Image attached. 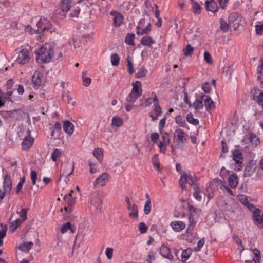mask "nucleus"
<instances>
[{
	"mask_svg": "<svg viewBox=\"0 0 263 263\" xmlns=\"http://www.w3.org/2000/svg\"><path fill=\"white\" fill-rule=\"evenodd\" d=\"M53 52V47L49 44H45L35 51L36 61L40 64L49 62L52 58Z\"/></svg>",
	"mask_w": 263,
	"mask_h": 263,
	"instance_id": "1",
	"label": "nucleus"
},
{
	"mask_svg": "<svg viewBox=\"0 0 263 263\" xmlns=\"http://www.w3.org/2000/svg\"><path fill=\"white\" fill-rule=\"evenodd\" d=\"M197 180H195V178L191 175L190 173L183 172L181 173V177L179 180V184L182 189H184L186 187L185 183H189L193 188L194 187V185L198 186L196 183Z\"/></svg>",
	"mask_w": 263,
	"mask_h": 263,
	"instance_id": "2",
	"label": "nucleus"
},
{
	"mask_svg": "<svg viewBox=\"0 0 263 263\" xmlns=\"http://www.w3.org/2000/svg\"><path fill=\"white\" fill-rule=\"evenodd\" d=\"M233 160L236 164L234 170L239 171L242 168L243 156L241 152L239 149H235L233 151Z\"/></svg>",
	"mask_w": 263,
	"mask_h": 263,
	"instance_id": "3",
	"label": "nucleus"
},
{
	"mask_svg": "<svg viewBox=\"0 0 263 263\" xmlns=\"http://www.w3.org/2000/svg\"><path fill=\"white\" fill-rule=\"evenodd\" d=\"M252 219L255 225L258 228L262 229L263 228V216L261 215V211L257 208L252 211Z\"/></svg>",
	"mask_w": 263,
	"mask_h": 263,
	"instance_id": "4",
	"label": "nucleus"
},
{
	"mask_svg": "<svg viewBox=\"0 0 263 263\" xmlns=\"http://www.w3.org/2000/svg\"><path fill=\"white\" fill-rule=\"evenodd\" d=\"M71 6V0H61L60 3V9H61L63 13L60 14V18L64 19L66 17L65 13L70 10Z\"/></svg>",
	"mask_w": 263,
	"mask_h": 263,
	"instance_id": "5",
	"label": "nucleus"
},
{
	"mask_svg": "<svg viewBox=\"0 0 263 263\" xmlns=\"http://www.w3.org/2000/svg\"><path fill=\"white\" fill-rule=\"evenodd\" d=\"M50 129L51 130L50 136L52 139H60L62 133V124L60 123L57 122Z\"/></svg>",
	"mask_w": 263,
	"mask_h": 263,
	"instance_id": "6",
	"label": "nucleus"
},
{
	"mask_svg": "<svg viewBox=\"0 0 263 263\" xmlns=\"http://www.w3.org/2000/svg\"><path fill=\"white\" fill-rule=\"evenodd\" d=\"M174 135L178 144H183L187 140V135L182 129H176L174 133Z\"/></svg>",
	"mask_w": 263,
	"mask_h": 263,
	"instance_id": "7",
	"label": "nucleus"
},
{
	"mask_svg": "<svg viewBox=\"0 0 263 263\" xmlns=\"http://www.w3.org/2000/svg\"><path fill=\"white\" fill-rule=\"evenodd\" d=\"M74 169V163L72 162L71 164L69 163H66L62 165L61 171V176H66L67 177L71 175Z\"/></svg>",
	"mask_w": 263,
	"mask_h": 263,
	"instance_id": "8",
	"label": "nucleus"
},
{
	"mask_svg": "<svg viewBox=\"0 0 263 263\" xmlns=\"http://www.w3.org/2000/svg\"><path fill=\"white\" fill-rule=\"evenodd\" d=\"M125 201L127 203V209L132 211V212L129 213V216L132 218H138V206L135 204L132 205L131 203L130 202L129 198L127 196L125 197Z\"/></svg>",
	"mask_w": 263,
	"mask_h": 263,
	"instance_id": "9",
	"label": "nucleus"
},
{
	"mask_svg": "<svg viewBox=\"0 0 263 263\" xmlns=\"http://www.w3.org/2000/svg\"><path fill=\"white\" fill-rule=\"evenodd\" d=\"M29 52L26 49H22L18 53L16 61L20 64L24 65L29 61Z\"/></svg>",
	"mask_w": 263,
	"mask_h": 263,
	"instance_id": "10",
	"label": "nucleus"
},
{
	"mask_svg": "<svg viewBox=\"0 0 263 263\" xmlns=\"http://www.w3.org/2000/svg\"><path fill=\"white\" fill-rule=\"evenodd\" d=\"M46 23H48V21L47 20L40 19L36 23L37 29L36 30H34L35 33L40 34L45 31L48 30L49 29V25H46Z\"/></svg>",
	"mask_w": 263,
	"mask_h": 263,
	"instance_id": "11",
	"label": "nucleus"
},
{
	"mask_svg": "<svg viewBox=\"0 0 263 263\" xmlns=\"http://www.w3.org/2000/svg\"><path fill=\"white\" fill-rule=\"evenodd\" d=\"M200 99L202 100L203 106L206 107V110L215 108L214 102L210 97L203 95L201 96Z\"/></svg>",
	"mask_w": 263,
	"mask_h": 263,
	"instance_id": "12",
	"label": "nucleus"
},
{
	"mask_svg": "<svg viewBox=\"0 0 263 263\" xmlns=\"http://www.w3.org/2000/svg\"><path fill=\"white\" fill-rule=\"evenodd\" d=\"M62 123L64 131L69 136H71L74 130V126L73 123L69 120H64Z\"/></svg>",
	"mask_w": 263,
	"mask_h": 263,
	"instance_id": "13",
	"label": "nucleus"
},
{
	"mask_svg": "<svg viewBox=\"0 0 263 263\" xmlns=\"http://www.w3.org/2000/svg\"><path fill=\"white\" fill-rule=\"evenodd\" d=\"M160 254L164 258L168 259L170 260L173 259V257L171 254L170 249L164 244H162L160 248Z\"/></svg>",
	"mask_w": 263,
	"mask_h": 263,
	"instance_id": "14",
	"label": "nucleus"
},
{
	"mask_svg": "<svg viewBox=\"0 0 263 263\" xmlns=\"http://www.w3.org/2000/svg\"><path fill=\"white\" fill-rule=\"evenodd\" d=\"M12 189L11 177L9 175H5L3 181V191L5 193H8Z\"/></svg>",
	"mask_w": 263,
	"mask_h": 263,
	"instance_id": "15",
	"label": "nucleus"
},
{
	"mask_svg": "<svg viewBox=\"0 0 263 263\" xmlns=\"http://www.w3.org/2000/svg\"><path fill=\"white\" fill-rule=\"evenodd\" d=\"M108 178V175L106 173H103L96 179L94 182V186L99 185L103 186L105 185L106 182Z\"/></svg>",
	"mask_w": 263,
	"mask_h": 263,
	"instance_id": "16",
	"label": "nucleus"
},
{
	"mask_svg": "<svg viewBox=\"0 0 263 263\" xmlns=\"http://www.w3.org/2000/svg\"><path fill=\"white\" fill-rule=\"evenodd\" d=\"M110 15H114V25L115 26H120L123 23V16L119 12L116 11H111Z\"/></svg>",
	"mask_w": 263,
	"mask_h": 263,
	"instance_id": "17",
	"label": "nucleus"
},
{
	"mask_svg": "<svg viewBox=\"0 0 263 263\" xmlns=\"http://www.w3.org/2000/svg\"><path fill=\"white\" fill-rule=\"evenodd\" d=\"M171 226L175 232H180L185 227V224L181 221H174L171 223Z\"/></svg>",
	"mask_w": 263,
	"mask_h": 263,
	"instance_id": "18",
	"label": "nucleus"
},
{
	"mask_svg": "<svg viewBox=\"0 0 263 263\" xmlns=\"http://www.w3.org/2000/svg\"><path fill=\"white\" fill-rule=\"evenodd\" d=\"M206 9L208 11L214 13L217 11L218 7L217 3L214 0L206 1L205 2Z\"/></svg>",
	"mask_w": 263,
	"mask_h": 263,
	"instance_id": "19",
	"label": "nucleus"
},
{
	"mask_svg": "<svg viewBox=\"0 0 263 263\" xmlns=\"http://www.w3.org/2000/svg\"><path fill=\"white\" fill-rule=\"evenodd\" d=\"M34 139L30 136H26L22 142V148L24 150L28 149L32 145Z\"/></svg>",
	"mask_w": 263,
	"mask_h": 263,
	"instance_id": "20",
	"label": "nucleus"
},
{
	"mask_svg": "<svg viewBox=\"0 0 263 263\" xmlns=\"http://www.w3.org/2000/svg\"><path fill=\"white\" fill-rule=\"evenodd\" d=\"M43 74L39 72H35L32 77V82L36 86H40L42 83Z\"/></svg>",
	"mask_w": 263,
	"mask_h": 263,
	"instance_id": "21",
	"label": "nucleus"
},
{
	"mask_svg": "<svg viewBox=\"0 0 263 263\" xmlns=\"http://www.w3.org/2000/svg\"><path fill=\"white\" fill-rule=\"evenodd\" d=\"M64 201L67 203V206L64 207L65 211L67 213H71L73 211V207L76 203L75 198L66 199V200H64Z\"/></svg>",
	"mask_w": 263,
	"mask_h": 263,
	"instance_id": "22",
	"label": "nucleus"
},
{
	"mask_svg": "<svg viewBox=\"0 0 263 263\" xmlns=\"http://www.w3.org/2000/svg\"><path fill=\"white\" fill-rule=\"evenodd\" d=\"M132 85L133 89L132 92L137 93V96H141L142 93L141 82L136 81L135 83H133Z\"/></svg>",
	"mask_w": 263,
	"mask_h": 263,
	"instance_id": "23",
	"label": "nucleus"
},
{
	"mask_svg": "<svg viewBox=\"0 0 263 263\" xmlns=\"http://www.w3.org/2000/svg\"><path fill=\"white\" fill-rule=\"evenodd\" d=\"M228 183L232 188L237 187L238 183V178L235 174L229 176L228 178Z\"/></svg>",
	"mask_w": 263,
	"mask_h": 263,
	"instance_id": "24",
	"label": "nucleus"
},
{
	"mask_svg": "<svg viewBox=\"0 0 263 263\" xmlns=\"http://www.w3.org/2000/svg\"><path fill=\"white\" fill-rule=\"evenodd\" d=\"M33 243L32 241L21 243L18 247V249L24 252L28 253L32 248Z\"/></svg>",
	"mask_w": 263,
	"mask_h": 263,
	"instance_id": "25",
	"label": "nucleus"
},
{
	"mask_svg": "<svg viewBox=\"0 0 263 263\" xmlns=\"http://www.w3.org/2000/svg\"><path fill=\"white\" fill-rule=\"evenodd\" d=\"M136 33L138 35H142L144 34H147L151 30V24L149 23L145 28L141 29V31H140V27L138 26L136 27Z\"/></svg>",
	"mask_w": 263,
	"mask_h": 263,
	"instance_id": "26",
	"label": "nucleus"
},
{
	"mask_svg": "<svg viewBox=\"0 0 263 263\" xmlns=\"http://www.w3.org/2000/svg\"><path fill=\"white\" fill-rule=\"evenodd\" d=\"M155 43V41L149 36H144L141 40V44L144 46L150 47Z\"/></svg>",
	"mask_w": 263,
	"mask_h": 263,
	"instance_id": "27",
	"label": "nucleus"
},
{
	"mask_svg": "<svg viewBox=\"0 0 263 263\" xmlns=\"http://www.w3.org/2000/svg\"><path fill=\"white\" fill-rule=\"evenodd\" d=\"M103 200L99 196H94L92 198L91 204L96 207V209H100L102 208Z\"/></svg>",
	"mask_w": 263,
	"mask_h": 263,
	"instance_id": "28",
	"label": "nucleus"
},
{
	"mask_svg": "<svg viewBox=\"0 0 263 263\" xmlns=\"http://www.w3.org/2000/svg\"><path fill=\"white\" fill-rule=\"evenodd\" d=\"M193 12L196 14H199L201 12V7L194 0H190Z\"/></svg>",
	"mask_w": 263,
	"mask_h": 263,
	"instance_id": "29",
	"label": "nucleus"
},
{
	"mask_svg": "<svg viewBox=\"0 0 263 263\" xmlns=\"http://www.w3.org/2000/svg\"><path fill=\"white\" fill-rule=\"evenodd\" d=\"M187 208L190 212V215H193V216L198 217V215L200 214L201 210L197 208L194 207L191 204L188 203Z\"/></svg>",
	"mask_w": 263,
	"mask_h": 263,
	"instance_id": "30",
	"label": "nucleus"
},
{
	"mask_svg": "<svg viewBox=\"0 0 263 263\" xmlns=\"http://www.w3.org/2000/svg\"><path fill=\"white\" fill-rule=\"evenodd\" d=\"M255 171L253 165L251 163L248 164L245 168L243 175L245 177L251 176Z\"/></svg>",
	"mask_w": 263,
	"mask_h": 263,
	"instance_id": "31",
	"label": "nucleus"
},
{
	"mask_svg": "<svg viewBox=\"0 0 263 263\" xmlns=\"http://www.w3.org/2000/svg\"><path fill=\"white\" fill-rule=\"evenodd\" d=\"M22 222H23L21 221L20 219H17L16 220L12 221L10 225V231H11V233L14 232L18 227L21 225Z\"/></svg>",
	"mask_w": 263,
	"mask_h": 263,
	"instance_id": "32",
	"label": "nucleus"
},
{
	"mask_svg": "<svg viewBox=\"0 0 263 263\" xmlns=\"http://www.w3.org/2000/svg\"><path fill=\"white\" fill-rule=\"evenodd\" d=\"M194 187L193 189L195 190V192L193 194V196L197 200L200 201L202 199L201 194L203 193V192L200 190L199 186H196L195 185H194Z\"/></svg>",
	"mask_w": 263,
	"mask_h": 263,
	"instance_id": "33",
	"label": "nucleus"
},
{
	"mask_svg": "<svg viewBox=\"0 0 263 263\" xmlns=\"http://www.w3.org/2000/svg\"><path fill=\"white\" fill-rule=\"evenodd\" d=\"M186 121L190 124L194 125H197L199 123L198 119H195L193 117L192 113H189L186 116Z\"/></svg>",
	"mask_w": 263,
	"mask_h": 263,
	"instance_id": "34",
	"label": "nucleus"
},
{
	"mask_svg": "<svg viewBox=\"0 0 263 263\" xmlns=\"http://www.w3.org/2000/svg\"><path fill=\"white\" fill-rule=\"evenodd\" d=\"M152 95H154L153 98H148L145 100V105L146 106H149L153 102H154V104H155V103H156V102L159 101L156 93L152 92Z\"/></svg>",
	"mask_w": 263,
	"mask_h": 263,
	"instance_id": "35",
	"label": "nucleus"
},
{
	"mask_svg": "<svg viewBox=\"0 0 263 263\" xmlns=\"http://www.w3.org/2000/svg\"><path fill=\"white\" fill-rule=\"evenodd\" d=\"M175 122L177 124L179 125L180 126L182 127H187L189 128V126L187 125L186 123L185 120L181 117L180 115H178L175 118Z\"/></svg>",
	"mask_w": 263,
	"mask_h": 263,
	"instance_id": "36",
	"label": "nucleus"
},
{
	"mask_svg": "<svg viewBox=\"0 0 263 263\" xmlns=\"http://www.w3.org/2000/svg\"><path fill=\"white\" fill-rule=\"evenodd\" d=\"M27 212L28 209L25 208L22 209L20 211H17L16 213L20 215L22 222L25 221L27 219Z\"/></svg>",
	"mask_w": 263,
	"mask_h": 263,
	"instance_id": "37",
	"label": "nucleus"
},
{
	"mask_svg": "<svg viewBox=\"0 0 263 263\" xmlns=\"http://www.w3.org/2000/svg\"><path fill=\"white\" fill-rule=\"evenodd\" d=\"M219 22L220 24V28L221 30L224 32H228L230 29V26L222 18H220L219 19Z\"/></svg>",
	"mask_w": 263,
	"mask_h": 263,
	"instance_id": "38",
	"label": "nucleus"
},
{
	"mask_svg": "<svg viewBox=\"0 0 263 263\" xmlns=\"http://www.w3.org/2000/svg\"><path fill=\"white\" fill-rule=\"evenodd\" d=\"M147 72L148 71L146 69L143 67H141L138 69V72L136 73L135 77L138 79L144 77L147 74Z\"/></svg>",
	"mask_w": 263,
	"mask_h": 263,
	"instance_id": "39",
	"label": "nucleus"
},
{
	"mask_svg": "<svg viewBox=\"0 0 263 263\" xmlns=\"http://www.w3.org/2000/svg\"><path fill=\"white\" fill-rule=\"evenodd\" d=\"M194 50V48L191 46L190 44H188L186 47L183 49V54L186 57L191 56Z\"/></svg>",
	"mask_w": 263,
	"mask_h": 263,
	"instance_id": "40",
	"label": "nucleus"
},
{
	"mask_svg": "<svg viewBox=\"0 0 263 263\" xmlns=\"http://www.w3.org/2000/svg\"><path fill=\"white\" fill-rule=\"evenodd\" d=\"M192 106L195 110H200L203 108L202 100L201 99H196L192 104Z\"/></svg>",
	"mask_w": 263,
	"mask_h": 263,
	"instance_id": "41",
	"label": "nucleus"
},
{
	"mask_svg": "<svg viewBox=\"0 0 263 263\" xmlns=\"http://www.w3.org/2000/svg\"><path fill=\"white\" fill-rule=\"evenodd\" d=\"M120 57L117 53H113L110 56L111 64L114 66H117L120 63Z\"/></svg>",
	"mask_w": 263,
	"mask_h": 263,
	"instance_id": "42",
	"label": "nucleus"
},
{
	"mask_svg": "<svg viewBox=\"0 0 263 263\" xmlns=\"http://www.w3.org/2000/svg\"><path fill=\"white\" fill-rule=\"evenodd\" d=\"M135 38V34H130L128 33L126 35L125 39V43L129 45H132L134 46V39Z\"/></svg>",
	"mask_w": 263,
	"mask_h": 263,
	"instance_id": "43",
	"label": "nucleus"
},
{
	"mask_svg": "<svg viewBox=\"0 0 263 263\" xmlns=\"http://www.w3.org/2000/svg\"><path fill=\"white\" fill-rule=\"evenodd\" d=\"M153 111L155 114H157V116H160L162 115V108L159 104V101L158 102H156L155 104H154Z\"/></svg>",
	"mask_w": 263,
	"mask_h": 263,
	"instance_id": "44",
	"label": "nucleus"
},
{
	"mask_svg": "<svg viewBox=\"0 0 263 263\" xmlns=\"http://www.w3.org/2000/svg\"><path fill=\"white\" fill-rule=\"evenodd\" d=\"M93 154L98 160H101L103 156V151L99 148H95L93 151Z\"/></svg>",
	"mask_w": 263,
	"mask_h": 263,
	"instance_id": "45",
	"label": "nucleus"
},
{
	"mask_svg": "<svg viewBox=\"0 0 263 263\" xmlns=\"http://www.w3.org/2000/svg\"><path fill=\"white\" fill-rule=\"evenodd\" d=\"M191 251L190 250H184L181 253V258L183 262H185L190 257Z\"/></svg>",
	"mask_w": 263,
	"mask_h": 263,
	"instance_id": "46",
	"label": "nucleus"
},
{
	"mask_svg": "<svg viewBox=\"0 0 263 263\" xmlns=\"http://www.w3.org/2000/svg\"><path fill=\"white\" fill-rule=\"evenodd\" d=\"M123 124V121H122V120L118 117H116V116H114L113 117L112 119V125H114V126H117V127H120Z\"/></svg>",
	"mask_w": 263,
	"mask_h": 263,
	"instance_id": "47",
	"label": "nucleus"
},
{
	"mask_svg": "<svg viewBox=\"0 0 263 263\" xmlns=\"http://www.w3.org/2000/svg\"><path fill=\"white\" fill-rule=\"evenodd\" d=\"M61 156V151L59 149H55L51 153L52 160L55 162Z\"/></svg>",
	"mask_w": 263,
	"mask_h": 263,
	"instance_id": "48",
	"label": "nucleus"
},
{
	"mask_svg": "<svg viewBox=\"0 0 263 263\" xmlns=\"http://www.w3.org/2000/svg\"><path fill=\"white\" fill-rule=\"evenodd\" d=\"M151 201H146L143 209L144 214L145 215H148L151 213Z\"/></svg>",
	"mask_w": 263,
	"mask_h": 263,
	"instance_id": "49",
	"label": "nucleus"
},
{
	"mask_svg": "<svg viewBox=\"0 0 263 263\" xmlns=\"http://www.w3.org/2000/svg\"><path fill=\"white\" fill-rule=\"evenodd\" d=\"M126 61L127 62L128 72L130 74H132L134 72V67L130 56L127 57Z\"/></svg>",
	"mask_w": 263,
	"mask_h": 263,
	"instance_id": "50",
	"label": "nucleus"
},
{
	"mask_svg": "<svg viewBox=\"0 0 263 263\" xmlns=\"http://www.w3.org/2000/svg\"><path fill=\"white\" fill-rule=\"evenodd\" d=\"M80 12V8L79 6H77L71 10L69 13V17H78L79 14Z\"/></svg>",
	"mask_w": 263,
	"mask_h": 263,
	"instance_id": "51",
	"label": "nucleus"
},
{
	"mask_svg": "<svg viewBox=\"0 0 263 263\" xmlns=\"http://www.w3.org/2000/svg\"><path fill=\"white\" fill-rule=\"evenodd\" d=\"M153 165L157 170H160V163L158 157V154L155 155L152 158Z\"/></svg>",
	"mask_w": 263,
	"mask_h": 263,
	"instance_id": "52",
	"label": "nucleus"
},
{
	"mask_svg": "<svg viewBox=\"0 0 263 263\" xmlns=\"http://www.w3.org/2000/svg\"><path fill=\"white\" fill-rule=\"evenodd\" d=\"M161 138L162 139V142H163L165 144L168 145L171 142V139L170 138V136L167 132L163 134L161 136Z\"/></svg>",
	"mask_w": 263,
	"mask_h": 263,
	"instance_id": "53",
	"label": "nucleus"
},
{
	"mask_svg": "<svg viewBox=\"0 0 263 263\" xmlns=\"http://www.w3.org/2000/svg\"><path fill=\"white\" fill-rule=\"evenodd\" d=\"M30 177L32 180V184L35 185L36 182V180L37 179V172L34 170H31L30 173Z\"/></svg>",
	"mask_w": 263,
	"mask_h": 263,
	"instance_id": "54",
	"label": "nucleus"
},
{
	"mask_svg": "<svg viewBox=\"0 0 263 263\" xmlns=\"http://www.w3.org/2000/svg\"><path fill=\"white\" fill-rule=\"evenodd\" d=\"M205 243V239L204 238H201L200 239L198 242V243H197V247H196L195 248H194V250L195 251H199L201 250V248H202V247L203 246L204 244Z\"/></svg>",
	"mask_w": 263,
	"mask_h": 263,
	"instance_id": "55",
	"label": "nucleus"
},
{
	"mask_svg": "<svg viewBox=\"0 0 263 263\" xmlns=\"http://www.w3.org/2000/svg\"><path fill=\"white\" fill-rule=\"evenodd\" d=\"M63 100L65 101H67V103L71 104L72 105H74L76 103L74 101H72V98L70 97L69 95L64 93L63 95Z\"/></svg>",
	"mask_w": 263,
	"mask_h": 263,
	"instance_id": "56",
	"label": "nucleus"
},
{
	"mask_svg": "<svg viewBox=\"0 0 263 263\" xmlns=\"http://www.w3.org/2000/svg\"><path fill=\"white\" fill-rule=\"evenodd\" d=\"M242 203L251 212L257 209L253 204L250 203L247 199H245L244 201L242 202Z\"/></svg>",
	"mask_w": 263,
	"mask_h": 263,
	"instance_id": "57",
	"label": "nucleus"
},
{
	"mask_svg": "<svg viewBox=\"0 0 263 263\" xmlns=\"http://www.w3.org/2000/svg\"><path fill=\"white\" fill-rule=\"evenodd\" d=\"M148 227L146 226L144 222H140L139 224V230L141 234H144L146 232Z\"/></svg>",
	"mask_w": 263,
	"mask_h": 263,
	"instance_id": "58",
	"label": "nucleus"
},
{
	"mask_svg": "<svg viewBox=\"0 0 263 263\" xmlns=\"http://www.w3.org/2000/svg\"><path fill=\"white\" fill-rule=\"evenodd\" d=\"M69 228H71V223L70 222L64 223L61 227V232L64 234L66 233L68 230H69Z\"/></svg>",
	"mask_w": 263,
	"mask_h": 263,
	"instance_id": "59",
	"label": "nucleus"
},
{
	"mask_svg": "<svg viewBox=\"0 0 263 263\" xmlns=\"http://www.w3.org/2000/svg\"><path fill=\"white\" fill-rule=\"evenodd\" d=\"M151 141L154 143H157L158 140L159 139V135L157 132H153L151 134Z\"/></svg>",
	"mask_w": 263,
	"mask_h": 263,
	"instance_id": "60",
	"label": "nucleus"
},
{
	"mask_svg": "<svg viewBox=\"0 0 263 263\" xmlns=\"http://www.w3.org/2000/svg\"><path fill=\"white\" fill-rule=\"evenodd\" d=\"M202 89L204 91V92L207 93H210L211 90V88L209 83L205 82L203 83L202 85Z\"/></svg>",
	"mask_w": 263,
	"mask_h": 263,
	"instance_id": "61",
	"label": "nucleus"
},
{
	"mask_svg": "<svg viewBox=\"0 0 263 263\" xmlns=\"http://www.w3.org/2000/svg\"><path fill=\"white\" fill-rule=\"evenodd\" d=\"M238 17V13L236 12L231 13L229 15V21L230 22H234Z\"/></svg>",
	"mask_w": 263,
	"mask_h": 263,
	"instance_id": "62",
	"label": "nucleus"
},
{
	"mask_svg": "<svg viewBox=\"0 0 263 263\" xmlns=\"http://www.w3.org/2000/svg\"><path fill=\"white\" fill-rule=\"evenodd\" d=\"M105 254L108 259H111L113 254V249L111 248L107 247L105 250Z\"/></svg>",
	"mask_w": 263,
	"mask_h": 263,
	"instance_id": "63",
	"label": "nucleus"
},
{
	"mask_svg": "<svg viewBox=\"0 0 263 263\" xmlns=\"http://www.w3.org/2000/svg\"><path fill=\"white\" fill-rule=\"evenodd\" d=\"M255 27L256 33L262 35L263 34V24L261 25H256Z\"/></svg>",
	"mask_w": 263,
	"mask_h": 263,
	"instance_id": "64",
	"label": "nucleus"
}]
</instances>
